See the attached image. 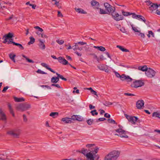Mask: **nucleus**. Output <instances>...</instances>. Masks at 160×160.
I'll use <instances>...</instances> for the list:
<instances>
[{"instance_id": "nucleus-6", "label": "nucleus", "mask_w": 160, "mask_h": 160, "mask_svg": "<svg viewBox=\"0 0 160 160\" xmlns=\"http://www.w3.org/2000/svg\"><path fill=\"white\" fill-rule=\"evenodd\" d=\"M144 85V83L142 80H135L133 81V83L131 84V86L132 87L137 88L138 87H141Z\"/></svg>"}, {"instance_id": "nucleus-16", "label": "nucleus", "mask_w": 160, "mask_h": 160, "mask_svg": "<svg viewBox=\"0 0 160 160\" xmlns=\"http://www.w3.org/2000/svg\"><path fill=\"white\" fill-rule=\"evenodd\" d=\"M39 46L40 48L42 50L45 49V46L44 44V42H45V41L44 40L39 39Z\"/></svg>"}, {"instance_id": "nucleus-47", "label": "nucleus", "mask_w": 160, "mask_h": 160, "mask_svg": "<svg viewBox=\"0 0 160 160\" xmlns=\"http://www.w3.org/2000/svg\"><path fill=\"white\" fill-rule=\"evenodd\" d=\"M108 122L110 123H113L114 124H115L116 123V122L114 120L111 118L108 119Z\"/></svg>"}, {"instance_id": "nucleus-62", "label": "nucleus", "mask_w": 160, "mask_h": 160, "mask_svg": "<svg viewBox=\"0 0 160 160\" xmlns=\"http://www.w3.org/2000/svg\"><path fill=\"white\" fill-rule=\"evenodd\" d=\"M104 116L108 118H109L110 117V115L108 113H106L104 114Z\"/></svg>"}, {"instance_id": "nucleus-52", "label": "nucleus", "mask_w": 160, "mask_h": 160, "mask_svg": "<svg viewBox=\"0 0 160 160\" xmlns=\"http://www.w3.org/2000/svg\"><path fill=\"white\" fill-rule=\"evenodd\" d=\"M99 9H100V14H106L107 13L106 11L105 10L102 9L101 8H100Z\"/></svg>"}, {"instance_id": "nucleus-45", "label": "nucleus", "mask_w": 160, "mask_h": 160, "mask_svg": "<svg viewBox=\"0 0 160 160\" xmlns=\"http://www.w3.org/2000/svg\"><path fill=\"white\" fill-rule=\"evenodd\" d=\"M56 41L58 44L60 45L62 44L64 42V41L62 40L58 39Z\"/></svg>"}, {"instance_id": "nucleus-36", "label": "nucleus", "mask_w": 160, "mask_h": 160, "mask_svg": "<svg viewBox=\"0 0 160 160\" xmlns=\"http://www.w3.org/2000/svg\"><path fill=\"white\" fill-rule=\"evenodd\" d=\"M26 5H29L30 6L32 7V8L33 9H35V8H36V5H34V4H30V2H27L26 3Z\"/></svg>"}, {"instance_id": "nucleus-5", "label": "nucleus", "mask_w": 160, "mask_h": 160, "mask_svg": "<svg viewBox=\"0 0 160 160\" xmlns=\"http://www.w3.org/2000/svg\"><path fill=\"white\" fill-rule=\"evenodd\" d=\"M121 127H120L119 128L115 130V131L117 132L118 134L115 135L118 136L122 138H128V136L126 135L127 132L122 128V127L121 126Z\"/></svg>"}, {"instance_id": "nucleus-33", "label": "nucleus", "mask_w": 160, "mask_h": 160, "mask_svg": "<svg viewBox=\"0 0 160 160\" xmlns=\"http://www.w3.org/2000/svg\"><path fill=\"white\" fill-rule=\"evenodd\" d=\"M12 43L14 45H15L19 46V47L21 49H24L23 47L22 46V45L21 44H20V43H16V42H12Z\"/></svg>"}, {"instance_id": "nucleus-11", "label": "nucleus", "mask_w": 160, "mask_h": 160, "mask_svg": "<svg viewBox=\"0 0 160 160\" xmlns=\"http://www.w3.org/2000/svg\"><path fill=\"white\" fill-rule=\"evenodd\" d=\"M132 18L134 19L143 22L145 23L146 22V21L145 18L142 15H136L135 13H134L133 15H132Z\"/></svg>"}, {"instance_id": "nucleus-35", "label": "nucleus", "mask_w": 160, "mask_h": 160, "mask_svg": "<svg viewBox=\"0 0 160 160\" xmlns=\"http://www.w3.org/2000/svg\"><path fill=\"white\" fill-rule=\"evenodd\" d=\"M132 29L135 32H140V31H139L137 27H134L133 25L132 24L131 25Z\"/></svg>"}, {"instance_id": "nucleus-12", "label": "nucleus", "mask_w": 160, "mask_h": 160, "mask_svg": "<svg viewBox=\"0 0 160 160\" xmlns=\"http://www.w3.org/2000/svg\"><path fill=\"white\" fill-rule=\"evenodd\" d=\"M97 67L100 70L105 71V72L109 73V71L107 66L104 64H100L97 66Z\"/></svg>"}, {"instance_id": "nucleus-14", "label": "nucleus", "mask_w": 160, "mask_h": 160, "mask_svg": "<svg viewBox=\"0 0 160 160\" xmlns=\"http://www.w3.org/2000/svg\"><path fill=\"white\" fill-rule=\"evenodd\" d=\"M71 119L73 120L82 121L83 120V118L79 115H73L71 117Z\"/></svg>"}, {"instance_id": "nucleus-44", "label": "nucleus", "mask_w": 160, "mask_h": 160, "mask_svg": "<svg viewBox=\"0 0 160 160\" xmlns=\"http://www.w3.org/2000/svg\"><path fill=\"white\" fill-rule=\"evenodd\" d=\"M93 122V120L90 119L87 120V122L88 124L91 125L92 124V122Z\"/></svg>"}, {"instance_id": "nucleus-46", "label": "nucleus", "mask_w": 160, "mask_h": 160, "mask_svg": "<svg viewBox=\"0 0 160 160\" xmlns=\"http://www.w3.org/2000/svg\"><path fill=\"white\" fill-rule=\"evenodd\" d=\"M37 72L38 73L41 74H47V73L46 72H44V71H42L40 69H38L37 71Z\"/></svg>"}, {"instance_id": "nucleus-40", "label": "nucleus", "mask_w": 160, "mask_h": 160, "mask_svg": "<svg viewBox=\"0 0 160 160\" xmlns=\"http://www.w3.org/2000/svg\"><path fill=\"white\" fill-rule=\"evenodd\" d=\"M91 55H93V58L94 59H96L98 62H99V59L98 58V56L96 55L95 54H94V53L91 54Z\"/></svg>"}, {"instance_id": "nucleus-53", "label": "nucleus", "mask_w": 160, "mask_h": 160, "mask_svg": "<svg viewBox=\"0 0 160 160\" xmlns=\"http://www.w3.org/2000/svg\"><path fill=\"white\" fill-rule=\"evenodd\" d=\"M40 86L42 88H44V87L47 88L48 89H51V87H50L49 86H48V85H41Z\"/></svg>"}, {"instance_id": "nucleus-29", "label": "nucleus", "mask_w": 160, "mask_h": 160, "mask_svg": "<svg viewBox=\"0 0 160 160\" xmlns=\"http://www.w3.org/2000/svg\"><path fill=\"white\" fill-rule=\"evenodd\" d=\"M153 117H156L160 119V112H154L152 114Z\"/></svg>"}, {"instance_id": "nucleus-55", "label": "nucleus", "mask_w": 160, "mask_h": 160, "mask_svg": "<svg viewBox=\"0 0 160 160\" xmlns=\"http://www.w3.org/2000/svg\"><path fill=\"white\" fill-rule=\"evenodd\" d=\"M110 5L108 3H104V6L106 8V9L108 8L110 6Z\"/></svg>"}, {"instance_id": "nucleus-27", "label": "nucleus", "mask_w": 160, "mask_h": 160, "mask_svg": "<svg viewBox=\"0 0 160 160\" xmlns=\"http://www.w3.org/2000/svg\"><path fill=\"white\" fill-rule=\"evenodd\" d=\"M122 12L123 15L125 16H128L132 15H133L134 13H131L128 12H125L123 10L122 11Z\"/></svg>"}, {"instance_id": "nucleus-28", "label": "nucleus", "mask_w": 160, "mask_h": 160, "mask_svg": "<svg viewBox=\"0 0 160 160\" xmlns=\"http://www.w3.org/2000/svg\"><path fill=\"white\" fill-rule=\"evenodd\" d=\"M138 69L143 72H146V71L148 69L147 66L146 65L139 67Z\"/></svg>"}, {"instance_id": "nucleus-58", "label": "nucleus", "mask_w": 160, "mask_h": 160, "mask_svg": "<svg viewBox=\"0 0 160 160\" xmlns=\"http://www.w3.org/2000/svg\"><path fill=\"white\" fill-rule=\"evenodd\" d=\"M8 88H9V87L8 86H6V87H4L3 88L2 90V92H5L8 89Z\"/></svg>"}, {"instance_id": "nucleus-17", "label": "nucleus", "mask_w": 160, "mask_h": 160, "mask_svg": "<svg viewBox=\"0 0 160 160\" xmlns=\"http://www.w3.org/2000/svg\"><path fill=\"white\" fill-rule=\"evenodd\" d=\"M86 156L88 160H94V156L91 152L87 153Z\"/></svg>"}, {"instance_id": "nucleus-42", "label": "nucleus", "mask_w": 160, "mask_h": 160, "mask_svg": "<svg viewBox=\"0 0 160 160\" xmlns=\"http://www.w3.org/2000/svg\"><path fill=\"white\" fill-rule=\"evenodd\" d=\"M15 56L16 55H12L11 54H10L9 55V57L14 62H15Z\"/></svg>"}, {"instance_id": "nucleus-18", "label": "nucleus", "mask_w": 160, "mask_h": 160, "mask_svg": "<svg viewBox=\"0 0 160 160\" xmlns=\"http://www.w3.org/2000/svg\"><path fill=\"white\" fill-rule=\"evenodd\" d=\"M91 4L93 7H94V8L98 9L99 7V4L98 2L92 0L91 2Z\"/></svg>"}, {"instance_id": "nucleus-59", "label": "nucleus", "mask_w": 160, "mask_h": 160, "mask_svg": "<svg viewBox=\"0 0 160 160\" xmlns=\"http://www.w3.org/2000/svg\"><path fill=\"white\" fill-rule=\"evenodd\" d=\"M124 95L127 96H134L135 95L134 94L130 93H125Z\"/></svg>"}, {"instance_id": "nucleus-54", "label": "nucleus", "mask_w": 160, "mask_h": 160, "mask_svg": "<svg viewBox=\"0 0 160 160\" xmlns=\"http://www.w3.org/2000/svg\"><path fill=\"white\" fill-rule=\"evenodd\" d=\"M99 50L103 52L105 51L106 49L104 47L102 46H100Z\"/></svg>"}, {"instance_id": "nucleus-4", "label": "nucleus", "mask_w": 160, "mask_h": 160, "mask_svg": "<svg viewBox=\"0 0 160 160\" xmlns=\"http://www.w3.org/2000/svg\"><path fill=\"white\" fill-rule=\"evenodd\" d=\"M147 2V4L149 6V9L151 12L156 10L159 6L160 7V5H158L156 3H153L150 0L147 1L145 2Z\"/></svg>"}, {"instance_id": "nucleus-43", "label": "nucleus", "mask_w": 160, "mask_h": 160, "mask_svg": "<svg viewBox=\"0 0 160 160\" xmlns=\"http://www.w3.org/2000/svg\"><path fill=\"white\" fill-rule=\"evenodd\" d=\"M3 38L4 39V41L3 42V43H6L8 41V38L6 36H5V35L3 36L2 38L3 39Z\"/></svg>"}, {"instance_id": "nucleus-41", "label": "nucleus", "mask_w": 160, "mask_h": 160, "mask_svg": "<svg viewBox=\"0 0 160 160\" xmlns=\"http://www.w3.org/2000/svg\"><path fill=\"white\" fill-rule=\"evenodd\" d=\"M148 34L147 35V36L148 38H150L151 36L150 35V33H151V36L153 37H154V33L152 32V31H149L148 32Z\"/></svg>"}, {"instance_id": "nucleus-15", "label": "nucleus", "mask_w": 160, "mask_h": 160, "mask_svg": "<svg viewBox=\"0 0 160 160\" xmlns=\"http://www.w3.org/2000/svg\"><path fill=\"white\" fill-rule=\"evenodd\" d=\"M58 62L64 65L68 64V62L62 57H60L58 58Z\"/></svg>"}, {"instance_id": "nucleus-31", "label": "nucleus", "mask_w": 160, "mask_h": 160, "mask_svg": "<svg viewBox=\"0 0 160 160\" xmlns=\"http://www.w3.org/2000/svg\"><path fill=\"white\" fill-rule=\"evenodd\" d=\"M30 41H29L28 43V44L29 45L33 44L35 41V39L32 37H30Z\"/></svg>"}, {"instance_id": "nucleus-34", "label": "nucleus", "mask_w": 160, "mask_h": 160, "mask_svg": "<svg viewBox=\"0 0 160 160\" xmlns=\"http://www.w3.org/2000/svg\"><path fill=\"white\" fill-rule=\"evenodd\" d=\"M55 73L57 75L58 77V78H61V79H62L64 81H66L67 80V79L64 78L62 75L60 74H59L58 73L56 72H55Z\"/></svg>"}, {"instance_id": "nucleus-64", "label": "nucleus", "mask_w": 160, "mask_h": 160, "mask_svg": "<svg viewBox=\"0 0 160 160\" xmlns=\"http://www.w3.org/2000/svg\"><path fill=\"white\" fill-rule=\"evenodd\" d=\"M106 119L104 118H101L98 119V120L99 121H102L105 120Z\"/></svg>"}, {"instance_id": "nucleus-23", "label": "nucleus", "mask_w": 160, "mask_h": 160, "mask_svg": "<svg viewBox=\"0 0 160 160\" xmlns=\"http://www.w3.org/2000/svg\"><path fill=\"white\" fill-rule=\"evenodd\" d=\"M59 80L58 77H53L51 79V82L53 83H56L58 82Z\"/></svg>"}, {"instance_id": "nucleus-24", "label": "nucleus", "mask_w": 160, "mask_h": 160, "mask_svg": "<svg viewBox=\"0 0 160 160\" xmlns=\"http://www.w3.org/2000/svg\"><path fill=\"white\" fill-rule=\"evenodd\" d=\"M75 11L78 13L86 14L87 12L81 8H75Z\"/></svg>"}, {"instance_id": "nucleus-39", "label": "nucleus", "mask_w": 160, "mask_h": 160, "mask_svg": "<svg viewBox=\"0 0 160 160\" xmlns=\"http://www.w3.org/2000/svg\"><path fill=\"white\" fill-rule=\"evenodd\" d=\"M58 112H52L50 114V116L53 118H55V116L56 115H58Z\"/></svg>"}, {"instance_id": "nucleus-57", "label": "nucleus", "mask_w": 160, "mask_h": 160, "mask_svg": "<svg viewBox=\"0 0 160 160\" xmlns=\"http://www.w3.org/2000/svg\"><path fill=\"white\" fill-rule=\"evenodd\" d=\"M99 61L100 60H103L106 59V58H104V56L102 55H101L99 57Z\"/></svg>"}, {"instance_id": "nucleus-10", "label": "nucleus", "mask_w": 160, "mask_h": 160, "mask_svg": "<svg viewBox=\"0 0 160 160\" xmlns=\"http://www.w3.org/2000/svg\"><path fill=\"white\" fill-rule=\"evenodd\" d=\"M113 18L117 21L122 20L123 19L124 17L121 15H119L117 12H115L112 15Z\"/></svg>"}, {"instance_id": "nucleus-13", "label": "nucleus", "mask_w": 160, "mask_h": 160, "mask_svg": "<svg viewBox=\"0 0 160 160\" xmlns=\"http://www.w3.org/2000/svg\"><path fill=\"white\" fill-rule=\"evenodd\" d=\"M144 102L142 100H138L136 103V107L138 109H141L144 107Z\"/></svg>"}, {"instance_id": "nucleus-9", "label": "nucleus", "mask_w": 160, "mask_h": 160, "mask_svg": "<svg viewBox=\"0 0 160 160\" xmlns=\"http://www.w3.org/2000/svg\"><path fill=\"white\" fill-rule=\"evenodd\" d=\"M156 72L152 69L149 68L145 72V74L149 78H152L155 75Z\"/></svg>"}, {"instance_id": "nucleus-1", "label": "nucleus", "mask_w": 160, "mask_h": 160, "mask_svg": "<svg viewBox=\"0 0 160 160\" xmlns=\"http://www.w3.org/2000/svg\"><path fill=\"white\" fill-rule=\"evenodd\" d=\"M120 152L118 151H113L110 152L104 158V160H116L119 156Z\"/></svg>"}, {"instance_id": "nucleus-8", "label": "nucleus", "mask_w": 160, "mask_h": 160, "mask_svg": "<svg viewBox=\"0 0 160 160\" xmlns=\"http://www.w3.org/2000/svg\"><path fill=\"white\" fill-rule=\"evenodd\" d=\"M125 116L128 121L131 122L132 124H135L136 122L138 120V117L136 116L128 115L127 114H125Z\"/></svg>"}, {"instance_id": "nucleus-37", "label": "nucleus", "mask_w": 160, "mask_h": 160, "mask_svg": "<svg viewBox=\"0 0 160 160\" xmlns=\"http://www.w3.org/2000/svg\"><path fill=\"white\" fill-rule=\"evenodd\" d=\"M87 149H85L84 148H82L81 150V153L83 154L85 156H86V154H87Z\"/></svg>"}, {"instance_id": "nucleus-63", "label": "nucleus", "mask_w": 160, "mask_h": 160, "mask_svg": "<svg viewBox=\"0 0 160 160\" xmlns=\"http://www.w3.org/2000/svg\"><path fill=\"white\" fill-rule=\"evenodd\" d=\"M89 108L91 110V109H92L95 108V107L94 106H92L91 104H90L89 105Z\"/></svg>"}, {"instance_id": "nucleus-50", "label": "nucleus", "mask_w": 160, "mask_h": 160, "mask_svg": "<svg viewBox=\"0 0 160 160\" xmlns=\"http://www.w3.org/2000/svg\"><path fill=\"white\" fill-rule=\"evenodd\" d=\"M139 33V34H137L138 36H140L141 38H145V35L144 33L141 32L140 31V32Z\"/></svg>"}, {"instance_id": "nucleus-61", "label": "nucleus", "mask_w": 160, "mask_h": 160, "mask_svg": "<svg viewBox=\"0 0 160 160\" xmlns=\"http://www.w3.org/2000/svg\"><path fill=\"white\" fill-rule=\"evenodd\" d=\"M23 121L25 122H27V118L25 114H23Z\"/></svg>"}, {"instance_id": "nucleus-25", "label": "nucleus", "mask_w": 160, "mask_h": 160, "mask_svg": "<svg viewBox=\"0 0 160 160\" xmlns=\"http://www.w3.org/2000/svg\"><path fill=\"white\" fill-rule=\"evenodd\" d=\"M106 10L109 12H113L115 11V9L114 7H113L112 6L110 5V6L107 8Z\"/></svg>"}, {"instance_id": "nucleus-20", "label": "nucleus", "mask_w": 160, "mask_h": 160, "mask_svg": "<svg viewBox=\"0 0 160 160\" xmlns=\"http://www.w3.org/2000/svg\"><path fill=\"white\" fill-rule=\"evenodd\" d=\"M72 119L71 118H62V121L66 123H70L72 122Z\"/></svg>"}, {"instance_id": "nucleus-2", "label": "nucleus", "mask_w": 160, "mask_h": 160, "mask_svg": "<svg viewBox=\"0 0 160 160\" xmlns=\"http://www.w3.org/2000/svg\"><path fill=\"white\" fill-rule=\"evenodd\" d=\"M31 105L27 103H21L16 105V108L18 111L23 112L26 111L31 108Z\"/></svg>"}, {"instance_id": "nucleus-51", "label": "nucleus", "mask_w": 160, "mask_h": 160, "mask_svg": "<svg viewBox=\"0 0 160 160\" xmlns=\"http://www.w3.org/2000/svg\"><path fill=\"white\" fill-rule=\"evenodd\" d=\"M76 44H80L82 46L86 44L87 43L86 42H76Z\"/></svg>"}, {"instance_id": "nucleus-32", "label": "nucleus", "mask_w": 160, "mask_h": 160, "mask_svg": "<svg viewBox=\"0 0 160 160\" xmlns=\"http://www.w3.org/2000/svg\"><path fill=\"white\" fill-rule=\"evenodd\" d=\"M22 56L24 57V58H25V59H26V60L29 62V63H34V61H33L32 60H31V59H29V58H27V57H26V56L24 55H22Z\"/></svg>"}, {"instance_id": "nucleus-26", "label": "nucleus", "mask_w": 160, "mask_h": 160, "mask_svg": "<svg viewBox=\"0 0 160 160\" xmlns=\"http://www.w3.org/2000/svg\"><path fill=\"white\" fill-rule=\"evenodd\" d=\"M14 101L17 102H22L24 101V99L23 98H18L17 97L14 98Z\"/></svg>"}, {"instance_id": "nucleus-3", "label": "nucleus", "mask_w": 160, "mask_h": 160, "mask_svg": "<svg viewBox=\"0 0 160 160\" xmlns=\"http://www.w3.org/2000/svg\"><path fill=\"white\" fill-rule=\"evenodd\" d=\"M114 72L116 77L118 78H119L122 81L125 80L126 81L129 82H131L133 80L132 78H131L129 76L126 75L124 74H123L120 75V74L118 72L114 71Z\"/></svg>"}, {"instance_id": "nucleus-30", "label": "nucleus", "mask_w": 160, "mask_h": 160, "mask_svg": "<svg viewBox=\"0 0 160 160\" xmlns=\"http://www.w3.org/2000/svg\"><path fill=\"white\" fill-rule=\"evenodd\" d=\"M117 47L119 48L122 51L124 52H128L129 51V50L127 49L124 48H123V47L121 46L118 45L117 46Z\"/></svg>"}, {"instance_id": "nucleus-56", "label": "nucleus", "mask_w": 160, "mask_h": 160, "mask_svg": "<svg viewBox=\"0 0 160 160\" xmlns=\"http://www.w3.org/2000/svg\"><path fill=\"white\" fill-rule=\"evenodd\" d=\"M120 30L123 33H127V31L125 30L124 28L123 27L121 29H120Z\"/></svg>"}, {"instance_id": "nucleus-7", "label": "nucleus", "mask_w": 160, "mask_h": 160, "mask_svg": "<svg viewBox=\"0 0 160 160\" xmlns=\"http://www.w3.org/2000/svg\"><path fill=\"white\" fill-rule=\"evenodd\" d=\"M21 130L18 128H16L13 131H10L8 132V133L14 138H18L21 133Z\"/></svg>"}, {"instance_id": "nucleus-19", "label": "nucleus", "mask_w": 160, "mask_h": 160, "mask_svg": "<svg viewBox=\"0 0 160 160\" xmlns=\"http://www.w3.org/2000/svg\"><path fill=\"white\" fill-rule=\"evenodd\" d=\"M41 65L44 67H45L46 69L49 70L52 72H53L54 73H55V72L52 69H51L50 68L48 65L47 64L45 63H41Z\"/></svg>"}, {"instance_id": "nucleus-48", "label": "nucleus", "mask_w": 160, "mask_h": 160, "mask_svg": "<svg viewBox=\"0 0 160 160\" xmlns=\"http://www.w3.org/2000/svg\"><path fill=\"white\" fill-rule=\"evenodd\" d=\"M5 35L8 38H12L13 36V34L10 32H9L8 34Z\"/></svg>"}, {"instance_id": "nucleus-60", "label": "nucleus", "mask_w": 160, "mask_h": 160, "mask_svg": "<svg viewBox=\"0 0 160 160\" xmlns=\"http://www.w3.org/2000/svg\"><path fill=\"white\" fill-rule=\"evenodd\" d=\"M99 149V148L98 147H96L95 149H94V150L93 151V152H94L95 153H97L98 152V151Z\"/></svg>"}, {"instance_id": "nucleus-49", "label": "nucleus", "mask_w": 160, "mask_h": 160, "mask_svg": "<svg viewBox=\"0 0 160 160\" xmlns=\"http://www.w3.org/2000/svg\"><path fill=\"white\" fill-rule=\"evenodd\" d=\"M34 28L36 29H38V31H40L41 32H42L43 31V30L42 28H40L39 26H36L34 27Z\"/></svg>"}, {"instance_id": "nucleus-22", "label": "nucleus", "mask_w": 160, "mask_h": 160, "mask_svg": "<svg viewBox=\"0 0 160 160\" xmlns=\"http://www.w3.org/2000/svg\"><path fill=\"white\" fill-rule=\"evenodd\" d=\"M8 107L9 111L10 113L12 114L13 117L15 116L14 113L12 108V106L10 104L8 103Z\"/></svg>"}, {"instance_id": "nucleus-38", "label": "nucleus", "mask_w": 160, "mask_h": 160, "mask_svg": "<svg viewBox=\"0 0 160 160\" xmlns=\"http://www.w3.org/2000/svg\"><path fill=\"white\" fill-rule=\"evenodd\" d=\"M90 113L93 116H94L95 115H97L98 114V112H97L96 110L95 109L91 111L90 112Z\"/></svg>"}, {"instance_id": "nucleus-21", "label": "nucleus", "mask_w": 160, "mask_h": 160, "mask_svg": "<svg viewBox=\"0 0 160 160\" xmlns=\"http://www.w3.org/2000/svg\"><path fill=\"white\" fill-rule=\"evenodd\" d=\"M0 120H2L5 121L6 120V115L2 110L0 109Z\"/></svg>"}]
</instances>
